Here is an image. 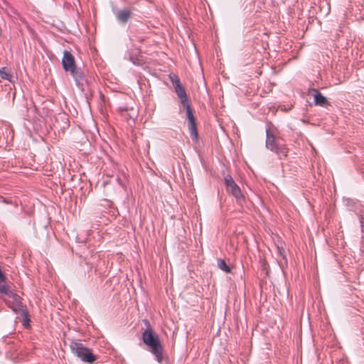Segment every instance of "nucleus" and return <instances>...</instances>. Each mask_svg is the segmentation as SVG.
<instances>
[{"instance_id":"obj_15","label":"nucleus","mask_w":364,"mask_h":364,"mask_svg":"<svg viewBox=\"0 0 364 364\" xmlns=\"http://www.w3.org/2000/svg\"><path fill=\"white\" fill-rule=\"evenodd\" d=\"M356 215L358 217L361 230L364 228V208L358 212H356Z\"/></svg>"},{"instance_id":"obj_3","label":"nucleus","mask_w":364,"mask_h":364,"mask_svg":"<svg viewBox=\"0 0 364 364\" xmlns=\"http://www.w3.org/2000/svg\"><path fill=\"white\" fill-rule=\"evenodd\" d=\"M266 147L276 153L280 158L287 156L288 149L281 138H277L269 129H266Z\"/></svg>"},{"instance_id":"obj_2","label":"nucleus","mask_w":364,"mask_h":364,"mask_svg":"<svg viewBox=\"0 0 364 364\" xmlns=\"http://www.w3.org/2000/svg\"><path fill=\"white\" fill-rule=\"evenodd\" d=\"M70 348L75 356L86 363H93L97 358V356L92 353V350L82 343L72 341L70 343Z\"/></svg>"},{"instance_id":"obj_4","label":"nucleus","mask_w":364,"mask_h":364,"mask_svg":"<svg viewBox=\"0 0 364 364\" xmlns=\"http://www.w3.org/2000/svg\"><path fill=\"white\" fill-rule=\"evenodd\" d=\"M224 183L227 192L235 198L237 203L240 205H242L243 203L245 200V198L243 193H242L240 188L235 183L233 178L229 174L225 176L224 178Z\"/></svg>"},{"instance_id":"obj_18","label":"nucleus","mask_w":364,"mask_h":364,"mask_svg":"<svg viewBox=\"0 0 364 364\" xmlns=\"http://www.w3.org/2000/svg\"><path fill=\"white\" fill-rule=\"evenodd\" d=\"M143 322L146 326V329L152 328L151 326L150 325L149 321L147 319H144Z\"/></svg>"},{"instance_id":"obj_20","label":"nucleus","mask_w":364,"mask_h":364,"mask_svg":"<svg viewBox=\"0 0 364 364\" xmlns=\"http://www.w3.org/2000/svg\"><path fill=\"white\" fill-rule=\"evenodd\" d=\"M28 321H29V318H27L26 322H28Z\"/></svg>"},{"instance_id":"obj_7","label":"nucleus","mask_w":364,"mask_h":364,"mask_svg":"<svg viewBox=\"0 0 364 364\" xmlns=\"http://www.w3.org/2000/svg\"><path fill=\"white\" fill-rule=\"evenodd\" d=\"M309 95L314 97L315 105L320 107H327L330 105L326 97H325L317 89L312 88L309 90Z\"/></svg>"},{"instance_id":"obj_5","label":"nucleus","mask_w":364,"mask_h":364,"mask_svg":"<svg viewBox=\"0 0 364 364\" xmlns=\"http://www.w3.org/2000/svg\"><path fill=\"white\" fill-rule=\"evenodd\" d=\"M65 72L70 73L71 76L73 77L77 87L83 91L85 89V85L87 83V80L82 70L75 65Z\"/></svg>"},{"instance_id":"obj_17","label":"nucleus","mask_w":364,"mask_h":364,"mask_svg":"<svg viewBox=\"0 0 364 364\" xmlns=\"http://www.w3.org/2000/svg\"><path fill=\"white\" fill-rule=\"evenodd\" d=\"M1 199H2V202L4 203L14 205L15 206L18 205V204H17V203L16 201L13 202L11 200H9L8 198H1Z\"/></svg>"},{"instance_id":"obj_8","label":"nucleus","mask_w":364,"mask_h":364,"mask_svg":"<svg viewBox=\"0 0 364 364\" xmlns=\"http://www.w3.org/2000/svg\"><path fill=\"white\" fill-rule=\"evenodd\" d=\"M76 65L75 57L68 50L63 52V56L62 58V65L65 71Z\"/></svg>"},{"instance_id":"obj_14","label":"nucleus","mask_w":364,"mask_h":364,"mask_svg":"<svg viewBox=\"0 0 364 364\" xmlns=\"http://www.w3.org/2000/svg\"><path fill=\"white\" fill-rule=\"evenodd\" d=\"M218 266L221 270H223L225 273L231 272L230 267L228 265V264L226 263V262L224 259H219L218 261Z\"/></svg>"},{"instance_id":"obj_13","label":"nucleus","mask_w":364,"mask_h":364,"mask_svg":"<svg viewBox=\"0 0 364 364\" xmlns=\"http://www.w3.org/2000/svg\"><path fill=\"white\" fill-rule=\"evenodd\" d=\"M129 60L136 65H141L143 63L142 55L140 54L130 55Z\"/></svg>"},{"instance_id":"obj_19","label":"nucleus","mask_w":364,"mask_h":364,"mask_svg":"<svg viewBox=\"0 0 364 364\" xmlns=\"http://www.w3.org/2000/svg\"><path fill=\"white\" fill-rule=\"evenodd\" d=\"M120 111H121V112H123V111H127V108H124V109H122V108H120Z\"/></svg>"},{"instance_id":"obj_11","label":"nucleus","mask_w":364,"mask_h":364,"mask_svg":"<svg viewBox=\"0 0 364 364\" xmlns=\"http://www.w3.org/2000/svg\"><path fill=\"white\" fill-rule=\"evenodd\" d=\"M188 125L191 139L194 141H198L199 136L197 130L196 122L193 123H188Z\"/></svg>"},{"instance_id":"obj_12","label":"nucleus","mask_w":364,"mask_h":364,"mask_svg":"<svg viewBox=\"0 0 364 364\" xmlns=\"http://www.w3.org/2000/svg\"><path fill=\"white\" fill-rule=\"evenodd\" d=\"M0 77L2 79L6 80L9 82H11L13 79V75L5 67L0 68Z\"/></svg>"},{"instance_id":"obj_1","label":"nucleus","mask_w":364,"mask_h":364,"mask_svg":"<svg viewBox=\"0 0 364 364\" xmlns=\"http://www.w3.org/2000/svg\"><path fill=\"white\" fill-rule=\"evenodd\" d=\"M141 339L145 345L150 348V352L154 355L156 361L161 363L164 360V349L159 335L153 328L145 329Z\"/></svg>"},{"instance_id":"obj_16","label":"nucleus","mask_w":364,"mask_h":364,"mask_svg":"<svg viewBox=\"0 0 364 364\" xmlns=\"http://www.w3.org/2000/svg\"><path fill=\"white\" fill-rule=\"evenodd\" d=\"M277 250L278 255L279 256H281L283 259H285L286 258V255H285V250H284V249L282 247L277 246Z\"/></svg>"},{"instance_id":"obj_10","label":"nucleus","mask_w":364,"mask_h":364,"mask_svg":"<svg viewBox=\"0 0 364 364\" xmlns=\"http://www.w3.org/2000/svg\"><path fill=\"white\" fill-rule=\"evenodd\" d=\"M183 106L186 109V117L188 119V124L196 122V117H194V114H193V110H192V108H191V106L189 102L187 103L183 104Z\"/></svg>"},{"instance_id":"obj_9","label":"nucleus","mask_w":364,"mask_h":364,"mask_svg":"<svg viewBox=\"0 0 364 364\" xmlns=\"http://www.w3.org/2000/svg\"><path fill=\"white\" fill-rule=\"evenodd\" d=\"M132 12L129 9H124L119 11H117L115 13V16L117 19L121 22L122 23H126L129 19L132 17Z\"/></svg>"},{"instance_id":"obj_6","label":"nucleus","mask_w":364,"mask_h":364,"mask_svg":"<svg viewBox=\"0 0 364 364\" xmlns=\"http://www.w3.org/2000/svg\"><path fill=\"white\" fill-rule=\"evenodd\" d=\"M170 78L174 87L175 92H176L178 97L181 100V104L183 105L188 102V96L186 95L185 88L181 85L178 76L175 75H173V76L171 75Z\"/></svg>"}]
</instances>
